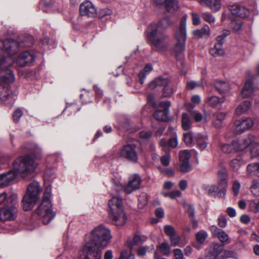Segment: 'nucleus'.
<instances>
[{"label":"nucleus","mask_w":259,"mask_h":259,"mask_svg":"<svg viewBox=\"0 0 259 259\" xmlns=\"http://www.w3.org/2000/svg\"><path fill=\"white\" fill-rule=\"evenodd\" d=\"M11 64L12 61H7L3 56L0 55V71L6 73V75H3L0 78V100L5 105L13 104L9 84L10 82L14 80V75L9 69Z\"/></svg>","instance_id":"obj_1"},{"label":"nucleus","mask_w":259,"mask_h":259,"mask_svg":"<svg viewBox=\"0 0 259 259\" xmlns=\"http://www.w3.org/2000/svg\"><path fill=\"white\" fill-rule=\"evenodd\" d=\"M171 22L168 17L161 19L157 24H152L148 28L147 36L152 45L159 51H163L167 46V35L160 32L158 28L165 29L170 26Z\"/></svg>","instance_id":"obj_2"},{"label":"nucleus","mask_w":259,"mask_h":259,"mask_svg":"<svg viewBox=\"0 0 259 259\" xmlns=\"http://www.w3.org/2000/svg\"><path fill=\"white\" fill-rule=\"evenodd\" d=\"M107 211L109 219L115 225L121 226L126 223L127 217L120 197L114 196L109 200Z\"/></svg>","instance_id":"obj_3"},{"label":"nucleus","mask_w":259,"mask_h":259,"mask_svg":"<svg viewBox=\"0 0 259 259\" xmlns=\"http://www.w3.org/2000/svg\"><path fill=\"white\" fill-rule=\"evenodd\" d=\"M52 188L48 186L44 192L41 203L38 206L37 213L42 218L44 224H48L55 217L56 213L52 210V205L50 198L51 196Z\"/></svg>","instance_id":"obj_4"},{"label":"nucleus","mask_w":259,"mask_h":259,"mask_svg":"<svg viewBox=\"0 0 259 259\" xmlns=\"http://www.w3.org/2000/svg\"><path fill=\"white\" fill-rule=\"evenodd\" d=\"M111 238L110 230L103 225H100L92 230L91 241L87 242L85 244L90 242L96 249H100V247L103 248L108 245Z\"/></svg>","instance_id":"obj_5"},{"label":"nucleus","mask_w":259,"mask_h":259,"mask_svg":"<svg viewBox=\"0 0 259 259\" xmlns=\"http://www.w3.org/2000/svg\"><path fill=\"white\" fill-rule=\"evenodd\" d=\"M13 165V170L16 172L17 176L20 175L24 178L35 170L37 163L32 156L27 155L16 159Z\"/></svg>","instance_id":"obj_6"},{"label":"nucleus","mask_w":259,"mask_h":259,"mask_svg":"<svg viewBox=\"0 0 259 259\" xmlns=\"http://www.w3.org/2000/svg\"><path fill=\"white\" fill-rule=\"evenodd\" d=\"M42 191L39 183L33 181L27 187V192L22 200L23 208L25 211L31 210L40 198Z\"/></svg>","instance_id":"obj_7"},{"label":"nucleus","mask_w":259,"mask_h":259,"mask_svg":"<svg viewBox=\"0 0 259 259\" xmlns=\"http://www.w3.org/2000/svg\"><path fill=\"white\" fill-rule=\"evenodd\" d=\"M186 19V15L183 16L181 20L180 27L175 31V38L176 42L174 46L173 50L176 55L182 53L185 49L187 38Z\"/></svg>","instance_id":"obj_8"},{"label":"nucleus","mask_w":259,"mask_h":259,"mask_svg":"<svg viewBox=\"0 0 259 259\" xmlns=\"http://www.w3.org/2000/svg\"><path fill=\"white\" fill-rule=\"evenodd\" d=\"M235 254L232 251L225 250L224 245L215 243L210 244L206 248L204 259H224L234 257Z\"/></svg>","instance_id":"obj_9"},{"label":"nucleus","mask_w":259,"mask_h":259,"mask_svg":"<svg viewBox=\"0 0 259 259\" xmlns=\"http://www.w3.org/2000/svg\"><path fill=\"white\" fill-rule=\"evenodd\" d=\"M20 40L21 42L19 43L12 39H6L5 51L10 55L13 56L18 52L21 47H30L33 43V37L29 35H27L25 39L22 38Z\"/></svg>","instance_id":"obj_10"},{"label":"nucleus","mask_w":259,"mask_h":259,"mask_svg":"<svg viewBox=\"0 0 259 259\" xmlns=\"http://www.w3.org/2000/svg\"><path fill=\"white\" fill-rule=\"evenodd\" d=\"M229 9L234 15L246 18L250 15H255L257 14L256 4L255 1H251L247 7L239 4H234L229 6Z\"/></svg>","instance_id":"obj_11"},{"label":"nucleus","mask_w":259,"mask_h":259,"mask_svg":"<svg viewBox=\"0 0 259 259\" xmlns=\"http://www.w3.org/2000/svg\"><path fill=\"white\" fill-rule=\"evenodd\" d=\"M102 250L96 248L90 243L82 247L78 254V259H102Z\"/></svg>","instance_id":"obj_12"},{"label":"nucleus","mask_w":259,"mask_h":259,"mask_svg":"<svg viewBox=\"0 0 259 259\" xmlns=\"http://www.w3.org/2000/svg\"><path fill=\"white\" fill-rule=\"evenodd\" d=\"M0 55L3 56L7 61H12V64L9 67L13 64H15L16 67H23L26 65H30L35 59L34 53L29 51H25L21 54L15 61L12 60L10 57L7 58L2 54H0Z\"/></svg>","instance_id":"obj_13"},{"label":"nucleus","mask_w":259,"mask_h":259,"mask_svg":"<svg viewBox=\"0 0 259 259\" xmlns=\"http://www.w3.org/2000/svg\"><path fill=\"white\" fill-rule=\"evenodd\" d=\"M158 85L163 87V95L165 97L169 96L174 92L172 84L167 78L158 77L155 80L149 83V88L153 90Z\"/></svg>","instance_id":"obj_14"},{"label":"nucleus","mask_w":259,"mask_h":259,"mask_svg":"<svg viewBox=\"0 0 259 259\" xmlns=\"http://www.w3.org/2000/svg\"><path fill=\"white\" fill-rule=\"evenodd\" d=\"M136 148V146L133 144L124 145L120 150V156L131 162H137L138 157Z\"/></svg>","instance_id":"obj_15"},{"label":"nucleus","mask_w":259,"mask_h":259,"mask_svg":"<svg viewBox=\"0 0 259 259\" xmlns=\"http://www.w3.org/2000/svg\"><path fill=\"white\" fill-rule=\"evenodd\" d=\"M141 182V177L138 175L135 174L130 177L127 184L122 186V189L126 194H131L140 188Z\"/></svg>","instance_id":"obj_16"},{"label":"nucleus","mask_w":259,"mask_h":259,"mask_svg":"<svg viewBox=\"0 0 259 259\" xmlns=\"http://www.w3.org/2000/svg\"><path fill=\"white\" fill-rule=\"evenodd\" d=\"M254 140V136L249 135L244 138L234 140L232 143L234 150L236 152L243 151L252 144Z\"/></svg>","instance_id":"obj_17"},{"label":"nucleus","mask_w":259,"mask_h":259,"mask_svg":"<svg viewBox=\"0 0 259 259\" xmlns=\"http://www.w3.org/2000/svg\"><path fill=\"white\" fill-rule=\"evenodd\" d=\"M79 12L81 16L88 17H95L97 15V9L95 6L89 1H86L80 5Z\"/></svg>","instance_id":"obj_18"},{"label":"nucleus","mask_w":259,"mask_h":259,"mask_svg":"<svg viewBox=\"0 0 259 259\" xmlns=\"http://www.w3.org/2000/svg\"><path fill=\"white\" fill-rule=\"evenodd\" d=\"M159 105L163 109L156 110L153 116L157 120L166 121L168 119V109L171 106V103L169 101H166L160 102Z\"/></svg>","instance_id":"obj_19"},{"label":"nucleus","mask_w":259,"mask_h":259,"mask_svg":"<svg viewBox=\"0 0 259 259\" xmlns=\"http://www.w3.org/2000/svg\"><path fill=\"white\" fill-rule=\"evenodd\" d=\"M235 132L236 134H240L250 128L253 125V122L251 118H244L241 120L234 121Z\"/></svg>","instance_id":"obj_20"},{"label":"nucleus","mask_w":259,"mask_h":259,"mask_svg":"<svg viewBox=\"0 0 259 259\" xmlns=\"http://www.w3.org/2000/svg\"><path fill=\"white\" fill-rule=\"evenodd\" d=\"M17 209L14 206H4L0 210V220L2 221H13L16 218Z\"/></svg>","instance_id":"obj_21"},{"label":"nucleus","mask_w":259,"mask_h":259,"mask_svg":"<svg viewBox=\"0 0 259 259\" xmlns=\"http://www.w3.org/2000/svg\"><path fill=\"white\" fill-rule=\"evenodd\" d=\"M216 186L218 188V196L222 198L225 197L228 186V181L226 176L223 174H221L220 172L219 173L218 183Z\"/></svg>","instance_id":"obj_22"},{"label":"nucleus","mask_w":259,"mask_h":259,"mask_svg":"<svg viewBox=\"0 0 259 259\" xmlns=\"http://www.w3.org/2000/svg\"><path fill=\"white\" fill-rule=\"evenodd\" d=\"M16 177L17 174L13 170L0 175V188L8 186Z\"/></svg>","instance_id":"obj_23"},{"label":"nucleus","mask_w":259,"mask_h":259,"mask_svg":"<svg viewBox=\"0 0 259 259\" xmlns=\"http://www.w3.org/2000/svg\"><path fill=\"white\" fill-rule=\"evenodd\" d=\"M210 229L212 235L217 237L222 243H229L230 242L229 235L224 231L218 228L215 226H211Z\"/></svg>","instance_id":"obj_24"},{"label":"nucleus","mask_w":259,"mask_h":259,"mask_svg":"<svg viewBox=\"0 0 259 259\" xmlns=\"http://www.w3.org/2000/svg\"><path fill=\"white\" fill-rule=\"evenodd\" d=\"M197 147L201 151H204L207 147L208 137L205 133H199L195 136Z\"/></svg>","instance_id":"obj_25"},{"label":"nucleus","mask_w":259,"mask_h":259,"mask_svg":"<svg viewBox=\"0 0 259 259\" xmlns=\"http://www.w3.org/2000/svg\"><path fill=\"white\" fill-rule=\"evenodd\" d=\"M147 239L146 236L136 234L132 239H129L127 241V246L130 249H133L135 245H139L145 242Z\"/></svg>","instance_id":"obj_26"},{"label":"nucleus","mask_w":259,"mask_h":259,"mask_svg":"<svg viewBox=\"0 0 259 259\" xmlns=\"http://www.w3.org/2000/svg\"><path fill=\"white\" fill-rule=\"evenodd\" d=\"M253 93V82L251 80H247L241 91V95L243 98H246L250 97Z\"/></svg>","instance_id":"obj_27"},{"label":"nucleus","mask_w":259,"mask_h":259,"mask_svg":"<svg viewBox=\"0 0 259 259\" xmlns=\"http://www.w3.org/2000/svg\"><path fill=\"white\" fill-rule=\"evenodd\" d=\"M214 87L220 94L227 93L230 90V85L228 82L222 80H215Z\"/></svg>","instance_id":"obj_28"},{"label":"nucleus","mask_w":259,"mask_h":259,"mask_svg":"<svg viewBox=\"0 0 259 259\" xmlns=\"http://www.w3.org/2000/svg\"><path fill=\"white\" fill-rule=\"evenodd\" d=\"M194 35L199 38L203 37H208L210 35V29L207 25H205L200 29H196L193 31Z\"/></svg>","instance_id":"obj_29"},{"label":"nucleus","mask_w":259,"mask_h":259,"mask_svg":"<svg viewBox=\"0 0 259 259\" xmlns=\"http://www.w3.org/2000/svg\"><path fill=\"white\" fill-rule=\"evenodd\" d=\"M164 6L166 10L169 13H174L179 8L177 0H166Z\"/></svg>","instance_id":"obj_30"},{"label":"nucleus","mask_w":259,"mask_h":259,"mask_svg":"<svg viewBox=\"0 0 259 259\" xmlns=\"http://www.w3.org/2000/svg\"><path fill=\"white\" fill-rule=\"evenodd\" d=\"M225 101V98L224 97L219 98L217 96H213L209 97L206 98V102L211 107H214L218 106L219 104H222Z\"/></svg>","instance_id":"obj_31"},{"label":"nucleus","mask_w":259,"mask_h":259,"mask_svg":"<svg viewBox=\"0 0 259 259\" xmlns=\"http://www.w3.org/2000/svg\"><path fill=\"white\" fill-rule=\"evenodd\" d=\"M153 70V66L151 64H147L144 68L143 70L139 73V77L141 84H143L144 82V79L147 75Z\"/></svg>","instance_id":"obj_32"},{"label":"nucleus","mask_w":259,"mask_h":259,"mask_svg":"<svg viewBox=\"0 0 259 259\" xmlns=\"http://www.w3.org/2000/svg\"><path fill=\"white\" fill-rule=\"evenodd\" d=\"M209 53L213 57L222 56L225 54L223 46L217 44L210 49Z\"/></svg>","instance_id":"obj_33"},{"label":"nucleus","mask_w":259,"mask_h":259,"mask_svg":"<svg viewBox=\"0 0 259 259\" xmlns=\"http://www.w3.org/2000/svg\"><path fill=\"white\" fill-rule=\"evenodd\" d=\"M250 105V102L247 101L243 102L236 108L235 110L236 114L239 116L242 115L249 109Z\"/></svg>","instance_id":"obj_34"},{"label":"nucleus","mask_w":259,"mask_h":259,"mask_svg":"<svg viewBox=\"0 0 259 259\" xmlns=\"http://www.w3.org/2000/svg\"><path fill=\"white\" fill-rule=\"evenodd\" d=\"M191 121L188 113H183L182 115V126L184 130L188 131L191 127Z\"/></svg>","instance_id":"obj_35"},{"label":"nucleus","mask_w":259,"mask_h":259,"mask_svg":"<svg viewBox=\"0 0 259 259\" xmlns=\"http://www.w3.org/2000/svg\"><path fill=\"white\" fill-rule=\"evenodd\" d=\"M202 189L208 195H212L217 194L218 195V188L215 185L203 184Z\"/></svg>","instance_id":"obj_36"},{"label":"nucleus","mask_w":259,"mask_h":259,"mask_svg":"<svg viewBox=\"0 0 259 259\" xmlns=\"http://www.w3.org/2000/svg\"><path fill=\"white\" fill-rule=\"evenodd\" d=\"M244 163L245 162L243 161L242 156L239 155L231 160L230 165L234 170H237L241 165Z\"/></svg>","instance_id":"obj_37"},{"label":"nucleus","mask_w":259,"mask_h":259,"mask_svg":"<svg viewBox=\"0 0 259 259\" xmlns=\"http://www.w3.org/2000/svg\"><path fill=\"white\" fill-rule=\"evenodd\" d=\"M162 195L165 197H169L171 199H175L178 197H180L182 193L179 190H174L170 192L163 191L161 192Z\"/></svg>","instance_id":"obj_38"},{"label":"nucleus","mask_w":259,"mask_h":259,"mask_svg":"<svg viewBox=\"0 0 259 259\" xmlns=\"http://www.w3.org/2000/svg\"><path fill=\"white\" fill-rule=\"evenodd\" d=\"M52 5V0H41L40 2V6L42 11L46 13H49L51 11Z\"/></svg>","instance_id":"obj_39"},{"label":"nucleus","mask_w":259,"mask_h":259,"mask_svg":"<svg viewBox=\"0 0 259 259\" xmlns=\"http://www.w3.org/2000/svg\"><path fill=\"white\" fill-rule=\"evenodd\" d=\"M226 114L225 112H220L214 115L215 120L213 121V125L217 128H219L221 126V122L226 117Z\"/></svg>","instance_id":"obj_40"},{"label":"nucleus","mask_w":259,"mask_h":259,"mask_svg":"<svg viewBox=\"0 0 259 259\" xmlns=\"http://www.w3.org/2000/svg\"><path fill=\"white\" fill-rule=\"evenodd\" d=\"M250 190L254 196H259V182L256 180H252Z\"/></svg>","instance_id":"obj_41"},{"label":"nucleus","mask_w":259,"mask_h":259,"mask_svg":"<svg viewBox=\"0 0 259 259\" xmlns=\"http://www.w3.org/2000/svg\"><path fill=\"white\" fill-rule=\"evenodd\" d=\"M230 34V31L228 30H223L222 33L218 35L216 37L217 44H219L223 46L224 44L226 37Z\"/></svg>","instance_id":"obj_42"},{"label":"nucleus","mask_w":259,"mask_h":259,"mask_svg":"<svg viewBox=\"0 0 259 259\" xmlns=\"http://www.w3.org/2000/svg\"><path fill=\"white\" fill-rule=\"evenodd\" d=\"M208 5L207 6L209 7L211 10L214 12L218 11L221 9V0H210L208 1Z\"/></svg>","instance_id":"obj_43"},{"label":"nucleus","mask_w":259,"mask_h":259,"mask_svg":"<svg viewBox=\"0 0 259 259\" xmlns=\"http://www.w3.org/2000/svg\"><path fill=\"white\" fill-rule=\"evenodd\" d=\"M185 143L189 146L194 145V139L192 132H188L184 134Z\"/></svg>","instance_id":"obj_44"},{"label":"nucleus","mask_w":259,"mask_h":259,"mask_svg":"<svg viewBox=\"0 0 259 259\" xmlns=\"http://www.w3.org/2000/svg\"><path fill=\"white\" fill-rule=\"evenodd\" d=\"M250 148V154L251 158L256 157L259 156V143H252Z\"/></svg>","instance_id":"obj_45"},{"label":"nucleus","mask_w":259,"mask_h":259,"mask_svg":"<svg viewBox=\"0 0 259 259\" xmlns=\"http://www.w3.org/2000/svg\"><path fill=\"white\" fill-rule=\"evenodd\" d=\"M207 237L208 234L204 230H201L196 234V240L200 243H203Z\"/></svg>","instance_id":"obj_46"},{"label":"nucleus","mask_w":259,"mask_h":259,"mask_svg":"<svg viewBox=\"0 0 259 259\" xmlns=\"http://www.w3.org/2000/svg\"><path fill=\"white\" fill-rule=\"evenodd\" d=\"M158 247L160 252L165 255H168L170 253V247L167 242H163Z\"/></svg>","instance_id":"obj_47"},{"label":"nucleus","mask_w":259,"mask_h":259,"mask_svg":"<svg viewBox=\"0 0 259 259\" xmlns=\"http://www.w3.org/2000/svg\"><path fill=\"white\" fill-rule=\"evenodd\" d=\"M242 21L240 20H234L231 23L232 29L236 32L239 33L242 29Z\"/></svg>","instance_id":"obj_48"},{"label":"nucleus","mask_w":259,"mask_h":259,"mask_svg":"<svg viewBox=\"0 0 259 259\" xmlns=\"http://www.w3.org/2000/svg\"><path fill=\"white\" fill-rule=\"evenodd\" d=\"M191 156L189 150H184L180 152L179 158L180 161H189Z\"/></svg>","instance_id":"obj_49"},{"label":"nucleus","mask_w":259,"mask_h":259,"mask_svg":"<svg viewBox=\"0 0 259 259\" xmlns=\"http://www.w3.org/2000/svg\"><path fill=\"white\" fill-rule=\"evenodd\" d=\"M179 170L183 172H187L191 170V166L189 161H181Z\"/></svg>","instance_id":"obj_50"},{"label":"nucleus","mask_w":259,"mask_h":259,"mask_svg":"<svg viewBox=\"0 0 259 259\" xmlns=\"http://www.w3.org/2000/svg\"><path fill=\"white\" fill-rule=\"evenodd\" d=\"M258 167V163H250L247 165L246 167V171L249 175H251L253 172H255V174L257 172Z\"/></svg>","instance_id":"obj_51"},{"label":"nucleus","mask_w":259,"mask_h":259,"mask_svg":"<svg viewBox=\"0 0 259 259\" xmlns=\"http://www.w3.org/2000/svg\"><path fill=\"white\" fill-rule=\"evenodd\" d=\"M165 152V154L161 157L160 162L163 165L167 166L169 164L170 155L169 151Z\"/></svg>","instance_id":"obj_52"},{"label":"nucleus","mask_w":259,"mask_h":259,"mask_svg":"<svg viewBox=\"0 0 259 259\" xmlns=\"http://www.w3.org/2000/svg\"><path fill=\"white\" fill-rule=\"evenodd\" d=\"M240 188L241 184L240 182L237 180L234 181L232 187L234 195L237 196L238 195Z\"/></svg>","instance_id":"obj_53"},{"label":"nucleus","mask_w":259,"mask_h":259,"mask_svg":"<svg viewBox=\"0 0 259 259\" xmlns=\"http://www.w3.org/2000/svg\"><path fill=\"white\" fill-rule=\"evenodd\" d=\"M18 196L16 193H12L9 197L7 196V199L6 200V202L8 204H12V206H14L16 203L17 201Z\"/></svg>","instance_id":"obj_54"},{"label":"nucleus","mask_w":259,"mask_h":259,"mask_svg":"<svg viewBox=\"0 0 259 259\" xmlns=\"http://www.w3.org/2000/svg\"><path fill=\"white\" fill-rule=\"evenodd\" d=\"M149 200V197L147 194L145 193H141L139 197V201L142 206L146 205Z\"/></svg>","instance_id":"obj_55"},{"label":"nucleus","mask_w":259,"mask_h":259,"mask_svg":"<svg viewBox=\"0 0 259 259\" xmlns=\"http://www.w3.org/2000/svg\"><path fill=\"white\" fill-rule=\"evenodd\" d=\"M203 19L209 23H214L215 22V18L212 15L208 13H204L202 14Z\"/></svg>","instance_id":"obj_56"},{"label":"nucleus","mask_w":259,"mask_h":259,"mask_svg":"<svg viewBox=\"0 0 259 259\" xmlns=\"http://www.w3.org/2000/svg\"><path fill=\"white\" fill-rule=\"evenodd\" d=\"M23 115V111L20 109H17L13 113V117L14 122H17L22 117Z\"/></svg>","instance_id":"obj_57"},{"label":"nucleus","mask_w":259,"mask_h":259,"mask_svg":"<svg viewBox=\"0 0 259 259\" xmlns=\"http://www.w3.org/2000/svg\"><path fill=\"white\" fill-rule=\"evenodd\" d=\"M165 233L169 237L174 235L175 233V230L174 228L170 225H166L164 228Z\"/></svg>","instance_id":"obj_58"},{"label":"nucleus","mask_w":259,"mask_h":259,"mask_svg":"<svg viewBox=\"0 0 259 259\" xmlns=\"http://www.w3.org/2000/svg\"><path fill=\"white\" fill-rule=\"evenodd\" d=\"M222 150L227 153H231L234 150L233 145H231L229 144H224L221 146Z\"/></svg>","instance_id":"obj_59"},{"label":"nucleus","mask_w":259,"mask_h":259,"mask_svg":"<svg viewBox=\"0 0 259 259\" xmlns=\"http://www.w3.org/2000/svg\"><path fill=\"white\" fill-rule=\"evenodd\" d=\"M175 259H185L184 256V253L180 249H175L173 251Z\"/></svg>","instance_id":"obj_60"},{"label":"nucleus","mask_w":259,"mask_h":259,"mask_svg":"<svg viewBox=\"0 0 259 259\" xmlns=\"http://www.w3.org/2000/svg\"><path fill=\"white\" fill-rule=\"evenodd\" d=\"M169 240L170 241V242L171 244L173 246H177L178 245L180 241V237L179 236L176 235L175 234L174 235H172L171 236L169 237Z\"/></svg>","instance_id":"obj_61"},{"label":"nucleus","mask_w":259,"mask_h":259,"mask_svg":"<svg viewBox=\"0 0 259 259\" xmlns=\"http://www.w3.org/2000/svg\"><path fill=\"white\" fill-rule=\"evenodd\" d=\"M152 136V132L150 131H143L140 133V137L141 139L147 140Z\"/></svg>","instance_id":"obj_62"},{"label":"nucleus","mask_w":259,"mask_h":259,"mask_svg":"<svg viewBox=\"0 0 259 259\" xmlns=\"http://www.w3.org/2000/svg\"><path fill=\"white\" fill-rule=\"evenodd\" d=\"M227 224V221L225 216L221 215L218 219V225L221 228H225Z\"/></svg>","instance_id":"obj_63"},{"label":"nucleus","mask_w":259,"mask_h":259,"mask_svg":"<svg viewBox=\"0 0 259 259\" xmlns=\"http://www.w3.org/2000/svg\"><path fill=\"white\" fill-rule=\"evenodd\" d=\"M160 172L162 174H164L168 176H172L174 174V171L170 168H162L160 167H158Z\"/></svg>","instance_id":"obj_64"}]
</instances>
